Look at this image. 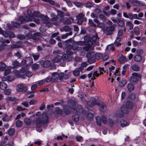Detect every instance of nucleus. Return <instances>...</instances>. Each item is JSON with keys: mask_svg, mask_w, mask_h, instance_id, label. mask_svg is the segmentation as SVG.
Returning a JSON list of instances; mask_svg holds the SVG:
<instances>
[{"mask_svg": "<svg viewBox=\"0 0 146 146\" xmlns=\"http://www.w3.org/2000/svg\"><path fill=\"white\" fill-rule=\"evenodd\" d=\"M141 78L140 75L136 73H133L130 77V81L131 82H136L139 81Z\"/></svg>", "mask_w": 146, "mask_h": 146, "instance_id": "11", "label": "nucleus"}, {"mask_svg": "<svg viewBox=\"0 0 146 146\" xmlns=\"http://www.w3.org/2000/svg\"><path fill=\"white\" fill-rule=\"evenodd\" d=\"M120 40V38L119 37H117L116 38L114 42V43L115 44H116L117 46H119L121 44L120 43H117V41L118 42H119V41Z\"/></svg>", "mask_w": 146, "mask_h": 146, "instance_id": "55", "label": "nucleus"}, {"mask_svg": "<svg viewBox=\"0 0 146 146\" xmlns=\"http://www.w3.org/2000/svg\"><path fill=\"white\" fill-rule=\"evenodd\" d=\"M25 74L28 77H30L32 76L33 73L32 72L28 71L27 69H25Z\"/></svg>", "mask_w": 146, "mask_h": 146, "instance_id": "32", "label": "nucleus"}, {"mask_svg": "<svg viewBox=\"0 0 146 146\" xmlns=\"http://www.w3.org/2000/svg\"><path fill=\"white\" fill-rule=\"evenodd\" d=\"M131 68L132 70L135 71H138L139 70V66L136 64L133 65L132 66Z\"/></svg>", "mask_w": 146, "mask_h": 146, "instance_id": "37", "label": "nucleus"}, {"mask_svg": "<svg viewBox=\"0 0 146 146\" xmlns=\"http://www.w3.org/2000/svg\"><path fill=\"white\" fill-rule=\"evenodd\" d=\"M84 16V15L82 13L79 14L76 16V18L78 20L77 23L78 24L80 25L82 23V19Z\"/></svg>", "mask_w": 146, "mask_h": 146, "instance_id": "19", "label": "nucleus"}, {"mask_svg": "<svg viewBox=\"0 0 146 146\" xmlns=\"http://www.w3.org/2000/svg\"><path fill=\"white\" fill-rule=\"evenodd\" d=\"M127 89L129 91H132L134 89V86L133 84L131 83H129L127 86Z\"/></svg>", "mask_w": 146, "mask_h": 146, "instance_id": "30", "label": "nucleus"}, {"mask_svg": "<svg viewBox=\"0 0 146 146\" xmlns=\"http://www.w3.org/2000/svg\"><path fill=\"white\" fill-rule=\"evenodd\" d=\"M99 17L100 18V19L103 21H105L106 19V18L104 16V15H103L102 14H99Z\"/></svg>", "mask_w": 146, "mask_h": 146, "instance_id": "58", "label": "nucleus"}, {"mask_svg": "<svg viewBox=\"0 0 146 146\" xmlns=\"http://www.w3.org/2000/svg\"><path fill=\"white\" fill-rule=\"evenodd\" d=\"M48 117L47 114L45 113L42 114L39 117L36 118V124L37 127H40L42 124H46L48 122Z\"/></svg>", "mask_w": 146, "mask_h": 146, "instance_id": "4", "label": "nucleus"}, {"mask_svg": "<svg viewBox=\"0 0 146 146\" xmlns=\"http://www.w3.org/2000/svg\"><path fill=\"white\" fill-rule=\"evenodd\" d=\"M132 3L134 6H138L140 5L139 1H132Z\"/></svg>", "mask_w": 146, "mask_h": 146, "instance_id": "54", "label": "nucleus"}, {"mask_svg": "<svg viewBox=\"0 0 146 146\" xmlns=\"http://www.w3.org/2000/svg\"><path fill=\"white\" fill-rule=\"evenodd\" d=\"M25 69L22 68L19 71L17 70H15L13 71V72L15 76L17 77H23L22 76L23 74H25Z\"/></svg>", "mask_w": 146, "mask_h": 146, "instance_id": "13", "label": "nucleus"}, {"mask_svg": "<svg viewBox=\"0 0 146 146\" xmlns=\"http://www.w3.org/2000/svg\"><path fill=\"white\" fill-rule=\"evenodd\" d=\"M63 75L61 76V80H62L63 79H64L65 80L68 79L69 77V75L68 74H64L62 73Z\"/></svg>", "mask_w": 146, "mask_h": 146, "instance_id": "44", "label": "nucleus"}, {"mask_svg": "<svg viewBox=\"0 0 146 146\" xmlns=\"http://www.w3.org/2000/svg\"><path fill=\"white\" fill-rule=\"evenodd\" d=\"M97 24L96 26L98 27L102 28L104 26V23H100L97 19H95L93 20Z\"/></svg>", "mask_w": 146, "mask_h": 146, "instance_id": "21", "label": "nucleus"}, {"mask_svg": "<svg viewBox=\"0 0 146 146\" xmlns=\"http://www.w3.org/2000/svg\"><path fill=\"white\" fill-rule=\"evenodd\" d=\"M4 93L7 95H10L11 93V90L10 89L5 90L4 91Z\"/></svg>", "mask_w": 146, "mask_h": 146, "instance_id": "53", "label": "nucleus"}, {"mask_svg": "<svg viewBox=\"0 0 146 146\" xmlns=\"http://www.w3.org/2000/svg\"><path fill=\"white\" fill-rule=\"evenodd\" d=\"M6 100L7 102H14L18 100V99L16 98H12L11 97H8L6 98Z\"/></svg>", "mask_w": 146, "mask_h": 146, "instance_id": "24", "label": "nucleus"}, {"mask_svg": "<svg viewBox=\"0 0 146 146\" xmlns=\"http://www.w3.org/2000/svg\"><path fill=\"white\" fill-rule=\"evenodd\" d=\"M75 105H72V107L71 108H69L72 111L74 112H76V114L74 115L73 116V120L75 122H77L78 121L79 119V116L78 113L79 112L80 110L82 109V107L80 106H78V107L75 109L74 108Z\"/></svg>", "mask_w": 146, "mask_h": 146, "instance_id": "7", "label": "nucleus"}, {"mask_svg": "<svg viewBox=\"0 0 146 146\" xmlns=\"http://www.w3.org/2000/svg\"><path fill=\"white\" fill-rule=\"evenodd\" d=\"M126 58L124 56H121L119 59V61L121 63H124L126 61Z\"/></svg>", "mask_w": 146, "mask_h": 146, "instance_id": "45", "label": "nucleus"}, {"mask_svg": "<svg viewBox=\"0 0 146 146\" xmlns=\"http://www.w3.org/2000/svg\"><path fill=\"white\" fill-rule=\"evenodd\" d=\"M120 72L119 71V69L116 70L115 72H114V76L115 77H116L117 76H118L120 75Z\"/></svg>", "mask_w": 146, "mask_h": 146, "instance_id": "56", "label": "nucleus"}, {"mask_svg": "<svg viewBox=\"0 0 146 146\" xmlns=\"http://www.w3.org/2000/svg\"><path fill=\"white\" fill-rule=\"evenodd\" d=\"M102 56V54L99 53H96L94 55L92 53L88 52L87 54V57L89 58L88 62L91 63L95 62L96 59H100Z\"/></svg>", "mask_w": 146, "mask_h": 146, "instance_id": "6", "label": "nucleus"}, {"mask_svg": "<svg viewBox=\"0 0 146 146\" xmlns=\"http://www.w3.org/2000/svg\"><path fill=\"white\" fill-rule=\"evenodd\" d=\"M7 79L8 81L11 82L15 79V77L13 76H8L7 77Z\"/></svg>", "mask_w": 146, "mask_h": 146, "instance_id": "60", "label": "nucleus"}, {"mask_svg": "<svg viewBox=\"0 0 146 146\" xmlns=\"http://www.w3.org/2000/svg\"><path fill=\"white\" fill-rule=\"evenodd\" d=\"M32 37V35L30 33H29L28 34L26 35L25 36H24V35H18L17 36V38L20 40L29 39Z\"/></svg>", "mask_w": 146, "mask_h": 146, "instance_id": "17", "label": "nucleus"}, {"mask_svg": "<svg viewBox=\"0 0 146 146\" xmlns=\"http://www.w3.org/2000/svg\"><path fill=\"white\" fill-rule=\"evenodd\" d=\"M72 32L70 31L68 33H66L65 34L62 35L61 36V37L62 39H64L66 38L68 36L72 35Z\"/></svg>", "mask_w": 146, "mask_h": 146, "instance_id": "35", "label": "nucleus"}, {"mask_svg": "<svg viewBox=\"0 0 146 146\" xmlns=\"http://www.w3.org/2000/svg\"><path fill=\"white\" fill-rule=\"evenodd\" d=\"M129 97L130 99L133 100L135 98L136 96L134 94L130 93L129 96Z\"/></svg>", "mask_w": 146, "mask_h": 146, "instance_id": "57", "label": "nucleus"}, {"mask_svg": "<svg viewBox=\"0 0 146 146\" xmlns=\"http://www.w3.org/2000/svg\"><path fill=\"white\" fill-rule=\"evenodd\" d=\"M32 56L33 57L34 59L35 60H37L39 57L40 55L39 54H33Z\"/></svg>", "mask_w": 146, "mask_h": 146, "instance_id": "61", "label": "nucleus"}, {"mask_svg": "<svg viewBox=\"0 0 146 146\" xmlns=\"http://www.w3.org/2000/svg\"><path fill=\"white\" fill-rule=\"evenodd\" d=\"M7 67L5 64L2 62H0V70L4 71L6 69Z\"/></svg>", "mask_w": 146, "mask_h": 146, "instance_id": "25", "label": "nucleus"}, {"mask_svg": "<svg viewBox=\"0 0 146 146\" xmlns=\"http://www.w3.org/2000/svg\"><path fill=\"white\" fill-rule=\"evenodd\" d=\"M117 24L119 26L123 27L124 26V21L121 20V18H117Z\"/></svg>", "mask_w": 146, "mask_h": 146, "instance_id": "23", "label": "nucleus"}, {"mask_svg": "<svg viewBox=\"0 0 146 146\" xmlns=\"http://www.w3.org/2000/svg\"><path fill=\"white\" fill-rule=\"evenodd\" d=\"M123 15L124 17L129 18L131 20L133 19H139L137 17V15L136 14L132 15L130 13H126L123 12Z\"/></svg>", "mask_w": 146, "mask_h": 146, "instance_id": "12", "label": "nucleus"}, {"mask_svg": "<svg viewBox=\"0 0 146 146\" xmlns=\"http://www.w3.org/2000/svg\"><path fill=\"white\" fill-rule=\"evenodd\" d=\"M24 121L27 125H30L31 123V120L28 118H26L24 119Z\"/></svg>", "mask_w": 146, "mask_h": 146, "instance_id": "40", "label": "nucleus"}, {"mask_svg": "<svg viewBox=\"0 0 146 146\" xmlns=\"http://www.w3.org/2000/svg\"><path fill=\"white\" fill-rule=\"evenodd\" d=\"M23 125L22 122L20 120H17L16 123V125L17 127H21Z\"/></svg>", "mask_w": 146, "mask_h": 146, "instance_id": "47", "label": "nucleus"}, {"mask_svg": "<svg viewBox=\"0 0 146 146\" xmlns=\"http://www.w3.org/2000/svg\"><path fill=\"white\" fill-rule=\"evenodd\" d=\"M72 48L74 50H80L82 49V48L81 47H76L75 48L74 46L72 47L71 44H69L66 47V49L67 50L66 51V53L69 55L71 56L73 54V52L69 50V49H71Z\"/></svg>", "mask_w": 146, "mask_h": 146, "instance_id": "9", "label": "nucleus"}, {"mask_svg": "<svg viewBox=\"0 0 146 146\" xmlns=\"http://www.w3.org/2000/svg\"><path fill=\"white\" fill-rule=\"evenodd\" d=\"M62 73H60L58 74L56 73H54L52 74V78L53 81L54 80H56L58 78L60 80H61V76L62 75Z\"/></svg>", "mask_w": 146, "mask_h": 146, "instance_id": "16", "label": "nucleus"}, {"mask_svg": "<svg viewBox=\"0 0 146 146\" xmlns=\"http://www.w3.org/2000/svg\"><path fill=\"white\" fill-rule=\"evenodd\" d=\"M88 76L89 78H91L92 80H94L96 79L93 72L89 73Z\"/></svg>", "mask_w": 146, "mask_h": 146, "instance_id": "49", "label": "nucleus"}, {"mask_svg": "<svg viewBox=\"0 0 146 146\" xmlns=\"http://www.w3.org/2000/svg\"><path fill=\"white\" fill-rule=\"evenodd\" d=\"M108 50H114V47H113V44H111L108 45L106 48Z\"/></svg>", "mask_w": 146, "mask_h": 146, "instance_id": "46", "label": "nucleus"}, {"mask_svg": "<svg viewBox=\"0 0 146 146\" xmlns=\"http://www.w3.org/2000/svg\"><path fill=\"white\" fill-rule=\"evenodd\" d=\"M127 81L126 80H123L120 81L119 82V86L120 87H123L126 84Z\"/></svg>", "mask_w": 146, "mask_h": 146, "instance_id": "33", "label": "nucleus"}, {"mask_svg": "<svg viewBox=\"0 0 146 146\" xmlns=\"http://www.w3.org/2000/svg\"><path fill=\"white\" fill-rule=\"evenodd\" d=\"M37 87V85L36 84H34L31 87V90L32 91L30 92V93H34L33 91L35 90Z\"/></svg>", "mask_w": 146, "mask_h": 146, "instance_id": "38", "label": "nucleus"}, {"mask_svg": "<svg viewBox=\"0 0 146 146\" xmlns=\"http://www.w3.org/2000/svg\"><path fill=\"white\" fill-rule=\"evenodd\" d=\"M101 119L103 123L104 124H107V119L106 117L104 116H102L101 117Z\"/></svg>", "mask_w": 146, "mask_h": 146, "instance_id": "42", "label": "nucleus"}, {"mask_svg": "<svg viewBox=\"0 0 146 146\" xmlns=\"http://www.w3.org/2000/svg\"><path fill=\"white\" fill-rule=\"evenodd\" d=\"M7 85L4 82L0 83V88L2 90L5 89L7 87Z\"/></svg>", "mask_w": 146, "mask_h": 146, "instance_id": "36", "label": "nucleus"}, {"mask_svg": "<svg viewBox=\"0 0 146 146\" xmlns=\"http://www.w3.org/2000/svg\"><path fill=\"white\" fill-rule=\"evenodd\" d=\"M66 106H65V107H64V113L65 114H64L63 111L61 110L58 108H56L55 109L56 113L64 116L70 113L71 112H70L69 110L68 109H66Z\"/></svg>", "mask_w": 146, "mask_h": 146, "instance_id": "8", "label": "nucleus"}, {"mask_svg": "<svg viewBox=\"0 0 146 146\" xmlns=\"http://www.w3.org/2000/svg\"><path fill=\"white\" fill-rule=\"evenodd\" d=\"M136 52L137 54L141 55L143 53V51L142 50L139 49L137 50Z\"/></svg>", "mask_w": 146, "mask_h": 146, "instance_id": "62", "label": "nucleus"}, {"mask_svg": "<svg viewBox=\"0 0 146 146\" xmlns=\"http://www.w3.org/2000/svg\"><path fill=\"white\" fill-rule=\"evenodd\" d=\"M27 13L29 17H26L25 19L22 17H20L16 23L13 22H12V23L13 26L17 27L19 25V24L22 23L23 22L32 21L33 18H35V16L36 17H40V15L39 13L36 11H35L33 13L30 10H28Z\"/></svg>", "mask_w": 146, "mask_h": 146, "instance_id": "1", "label": "nucleus"}, {"mask_svg": "<svg viewBox=\"0 0 146 146\" xmlns=\"http://www.w3.org/2000/svg\"><path fill=\"white\" fill-rule=\"evenodd\" d=\"M45 83L44 79L42 80L38 81L37 82V84L39 86H41Z\"/></svg>", "mask_w": 146, "mask_h": 146, "instance_id": "52", "label": "nucleus"}, {"mask_svg": "<svg viewBox=\"0 0 146 146\" xmlns=\"http://www.w3.org/2000/svg\"><path fill=\"white\" fill-rule=\"evenodd\" d=\"M15 132V129L14 128L10 129L8 131L9 134L10 135H13L14 134Z\"/></svg>", "mask_w": 146, "mask_h": 146, "instance_id": "51", "label": "nucleus"}, {"mask_svg": "<svg viewBox=\"0 0 146 146\" xmlns=\"http://www.w3.org/2000/svg\"><path fill=\"white\" fill-rule=\"evenodd\" d=\"M40 36V34L39 33H36L34 34L32 38L34 40L39 39Z\"/></svg>", "mask_w": 146, "mask_h": 146, "instance_id": "31", "label": "nucleus"}, {"mask_svg": "<svg viewBox=\"0 0 146 146\" xmlns=\"http://www.w3.org/2000/svg\"><path fill=\"white\" fill-rule=\"evenodd\" d=\"M40 18L44 21H47L48 19V17L46 16H44L43 15H40Z\"/></svg>", "mask_w": 146, "mask_h": 146, "instance_id": "43", "label": "nucleus"}, {"mask_svg": "<svg viewBox=\"0 0 146 146\" xmlns=\"http://www.w3.org/2000/svg\"><path fill=\"white\" fill-rule=\"evenodd\" d=\"M96 119L97 125L99 126H101V122L100 117L98 116L96 117Z\"/></svg>", "mask_w": 146, "mask_h": 146, "instance_id": "39", "label": "nucleus"}, {"mask_svg": "<svg viewBox=\"0 0 146 146\" xmlns=\"http://www.w3.org/2000/svg\"><path fill=\"white\" fill-rule=\"evenodd\" d=\"M40 67L39 64H33L31 66L32 69L33 70H35L38 68Z\"/></svg>", "mask_w": 146, "mask_h": 146, "instance_id": "41", "label": "nucleus"}, {"mask_svg": "<svg viewBox=\"0 0 146 146\" xmlns=\"http://www.w3.org/2000/svg\"><path fill=\"white\" fill-rule=\"evenodd\" d=\"M88 65L86 62H83L81 63V66L78 68L80 70L82 71L84 69V68L86 67Z\"/></svg>", "mask_w": 146, "mask_h": 146, "instance_id": "26", "label": "nucleus"}, {"mask_svg": "<svg viewBox=\"0 0 146 146\" xmlns=\"http://www.w3.org/2000/svg\"><path fill=\"white\" fill-rule=\"evenodd\" d=\"M0 34L3 35L5 37H9L10 38H13L15 37L14 34L11 32H8L7 30L6 31H3L0 27Z\"/></svg>", "mask_w": 146, "mask_h": 146, "instance_id": "10", "label": "nucleus"}, {"mask_svg": "<svg viewBox=\"0 0 146 146\" xmlns=\"http://www.w3.org/2000/svg\"><path fill=\"white\" fill-rule=\"evenodd\" d=\"M68 56L66 54H64L62 55V63H63L65 61L67 60L68 59Z\"/></svg>", "mask_w": 146, "mask_h": 146, "instance_id": "48", "label": "nucleus"}, {"mask_svg": "<svg viewBox=\"0 0 146 146\" xmlns=\"http://www.w3.org/2000/svg\"><path fill=\"white\" fill-rule=\"evenodd\" d=\"M62 56L59 55H57L55 57L53 60L52 62L54 63H62Z\"/></svg>", "mask_w": 146, "mask_h": 146, "instance_id": "18", "label": "nucleus"}, {"mask_svg": "<svg viewBox=\"0 0 146 146\" xmlns=\"http://www.w3.org/2000/svg\"><path fill=\"white\" fill-rule=\"evenodd\" d=\"M93 44V42L91 41H88L85 46L83 47V49L86 51L93 50L94 48Z\"/></svg>", "mask_w": 146, "mask_h": 146, "instance_id": "15", "label": "nucleus"}, {"mask_svg": "<svg viewBox=\"0 0 146 146\" xmlns=\"http://www.w3.org/2000/svg\"><path fill=\"white\" fill-rule=\"evenodd\" d=\"M126 107L125 106L123 105L121 108V111L116 112V115L118 117H121L123 115V114L126 113L127 112V109H131L133 107V104L132 103L130 102H127L126 105Z\"/></svg>", "mask_w": 146, "mask_h": 146, "instance_id": "2", "label": "nucleus"}, {"mask_svg": "<svg viewBox=\"0 0 146 146\" xmlns=\"http://www.w3.org/2000/svg\"><path fill=\"white\" fill-rule=\"evenodd\" d=\"M126 25V26L129 27V29L130 30L133 29V25L131 21H127Z\"/></svg>", "mask_w": 146, "mask_h": 146, "instance_id": "27", "label": "nucleus"}, {"mask_svg": "<svg viewBox=\"0 0 146 146\" xmlns=\"http://www.w3.org/2000/svg\"><path fill=\"white\" fill-rule=\"evenodd\" d=\"M88 104L90 107H92L97 104L98 106H99L100 110L103 112L106 111L107 109L106 106L103 103H97L96 100L94 98L90 99V101L88 103Z\"/></svg>", "mask_w": 146, "mask_h": 146, "instance_id": "5", "label": "nucleus"}, {"mask_svg": "<svg viewBox=\"0 0 146 146\" xmlns=\"http://www.w3.org/2000/svg\"><path fill=\"white\" fill-rule=\"evenodd\" d=\"M88 119H91L93 118V115L92 113H88L86 115Z\"/></svg>", "mask_w": 146, "mask_h": 146, "instance_id": "59", "label": "nucleus"}, {"mask_svg": "<svg viewBox=\"0 0 146 146\" xmlns=\"http://www.w3.org/2000/svg\"><path fill=\"white\" fill-rule=\"evenodd\" d=\"M82 71L80 70L79 68H76L72 72L74 76L77 77L80 75V72Z\"/></svg>", "mask_w": 146, "mask_h": 146, "instance_id": "22", "label": "nucleus"}, {"mask_svg": "<svg viewBox=\"0 0 146 146\" xmlns=\"http://www.w3.org/2000/svg\"><path fill=\"white\" fill-rule=\"evenodd\" d=\"M117 123V121H115L114 122L111 119H108V124L111 127L113 126L114 124H116Z\"/></svg>", "mask_w": 146, "mask_h": 146, "instance_id": "34", "label": "nucleus"}, {"mask_svg": "<svg viewBox=\"0 0 146 146\" xmlns=\"http://www.w3.org/2000/svg\"><path fill=\"white\" fill-rule=\"evenodd\" d=\"M120 124L122 127H123L128 125L129 123L126 120L122 119L120 121Z\"/></svg>", "mask_w": 146, "mask_h": 146, "instance_id": "20", "label": "nucleus"}, {"mask_svg": "<svg viewBox=\"0 0 146 146\" xmlns=\"http://www.w3.org/2000/svg\"><path fill=\"white\" fill-rule=\"evenodd\" d=\"M17 90L19 92H25L27 90V88L26 86L20 84L18 85L16 87Z\"/></svg>", "mask_w": 146, "mask_h": 146, "instance_id": "14", "label": "nucleus"}, {"mask_svg": "<svg viewBox=\"0 0 146 146\" xmlns=\"http://www.w3.org/2000/svg\"><path fill=\"white\" fill-rule=\"evenodd\" d=\"M12 64L14 66H18L20 64L17 61H14L13 62Z\"/></svg>", "mask_w": 146, "mask_h": 146, "instance_id": "63", "label": "nucleus"}, {"mask_svg": "<svg viewBox=\"0 0 146 146\" xmlns=\"http://www.w3.org/2000/svg\"><path fill=\"white\" fill-rule=\"evenodd\" d=\"M45 82H46L47 83H48L53 81L52 77H51L50 76H48L45 79Z\"/></svg>", "mask_w": 146, "mask_h": 146, "instance_id": "50", "label": "nucleus"}, {"mask_svg": "<svg viewBox=\"0 0 146 146\" xmlns=\"http://www.w3.org/2000/svg\"><path fill=\"white\" fill-rule=\"evenodd\" d=\"M57 12L58 14L57 16L53 13L50 14V17H51V20L54 21L53 23L56 25H57L62 21L64 17V13L62 12L59 11H58Z\"/></svg>", "mask_w": 146, "mask_h": 146, "instance_id": "3", "label": "nucleus"}, {"mask_svg": "<svg viewBox=\"0 0 146 146\" xmlns=\"http://www.w3.org/2000/svg\"><path fill=\"white\" fill-rule=\"evenodd\" d=\"M51 64L50 62L48 60H46L43 62L42 65L44 67H49Z\"/></svg>", "mask_w": 146, "mask_h": 146, "instance_id": "29", "label": "nucleus"}, {"mask_svg": "<svg viewBox=\"0 0 146 146\" xmlns=\"http://www.w3.org/2000/svg\"><path fill=\"white\" fill-rule=\"evenodd\" d=\"M15 55L18 58H20L22 56L21 53L19 51L17 52L16 53H15Z\"/></svg>", "mask_w": 146, "mask_h": 146, "instance_id": "64", "label": "nucleus"}, {"mask_svg": "<svg viewBox=\"0 0 146 146\" xmlns=\"http://www.w3.org/2000/svg\"><path fill=\"white\" fill-rule=\"evenodd\" d=\"M142 59V57L141 56L139 55H135L134 60L137 62L140 61Z\"/></svg>", "mask_w": 146, "mask_h": 146, "instance_id": "28", "label": "nucleus"}]
</instances>
